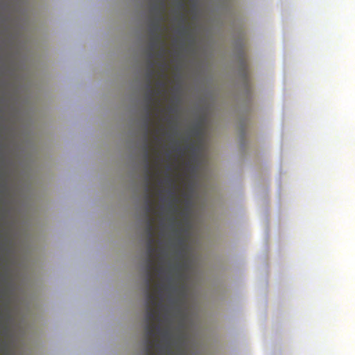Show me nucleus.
<instances>
[{
  "label": "nucleus",
  "instance_id": "f257e3e1",
  "mask_svg": "<svg viewBox=\"0 0 355 355\" xmlns=\"http://www.w3.org/2000/svg\"><path fill=\"white\" fill-rule=\"evenodd\" d=\"M156 248H146V266L145 279V293L146 297V315L145 320L146 324L145 329L149 335L154 334V329L161 330L160 309L163 306L162 293L163 285L161 283H156L153 286L155 272L159 275L162 273V268L155 263V254Z\"/></svg>",
  "mask_w": 355,
  "mask_h": 355
},
{
  "label": "nucleus",
  "instance_id": "f03ea898",
  "mask_svg": "<svg viewBox=\"0 0 355 355\" xmlns=\"http://www.w3.org/2000/svg\"><path fill=\"white\" fill-rule=\"evenodd\" d=\"M150 154L148 148L146 146V152L144 153L145 171H146V187H145V215L146 218V224L145 233L147 237H155L154 219L151 214L155 212L154 202L153 200L151 189L150 187V182L153 178L157 174L153 173L150 164Z\"/></svg>",
  "mask_w": 355,
  "mask_h": 355
},
{
  "label": "nucleus",
  "instance_id": "7ed1b4c3",
  "mask_svg": "<svg viewBox=\"0 0 355 355\" xmlns=\"http://www.w3.org/2000/svg\"><path fill=\"white\" fill-rule=\"evenodd\" d=\"M154 74H155L154 62H153V58H150L148 56V70L146 72L147 92L145 95V100L146 101V114L145 120H144V128H145V145L144 147V153L146 152V146L149 148V145L148 144V133L150 131V103L154 101V90L152 87V79L154 76Z\"/></svg>",
  "mask_w": 355,
  "mask_h": 355
},
{
  "label": "nucleus",
  "instance_id": "20e7f679",
  "mask_svg": "<svg viewBox=\"0 0 355 355\" xmlns=\"http://www.w3.org/2000/svg\"><path fill=\"white\" fill-rule=\"evenodd\" d=\"M162 26H160V21L156 24V30H151L150 33V44L148 49V56L150 58L154 57L155 50L159 46V51L157 53L159 58H162L166 51L165 43L162 35Z\"/></svg>",
  "mask_w": 355,
  "mask_h": 355
},
{
  "label": "nucleus",
  "instance_id": "39448f33",
  "mask_svg": "<svg viewBox=\"0 0 355 355\" xmlns=\"http://www.w3.org/2000/svg\"><path fill=\"white\" fill-rule=\"evenodd\" d=\"M145 331V355H153V349L155 345L159 348L161 347L159 343L157 342V336L162 334L164 338H168L170 333L168 330L163 331L162 328L159 331L157 329H155L154 334L153 335H149L148 331L146 329Z\"/></svg>",
  "mask_w": 355,
  "mask_h": 355
},
{
  "label": "nucleus",
  "instance_id": "423d86ee",
  "mask_svg": "<svg viewBox=\"0 0 355 355\" xmlns=\"http://www.w3.org/2000/svg\"><path fill=\"white\" fill-rule=\"evenodd\" d=\"M155 3L152 6L151 12L156 15V18L150 23L149 33L151 30H156V24L160 21V26L163 21V13L165 10L166 5L164 0H155Z\"/></svg>",
  "mask_w": 355,
  "mask_h": 355
},
{
  "label": "nucleus",
  "instance_id": "0eeeda50",
  "mask_svg": "<svg viewBox=\"0 0 355 355\" xmlns=\"http://www.w3.org/2000/svg\"><path fill=\"white\" fill-rule=\"evenodd\" d=\"M166 181L168 184L173 187V189L170 190L168 193L170 196L173 198V201L170 202L168 205L170 207L173 208V212L176 213L178 210V207L176 205L178 202V198L176 196V193L175 191L176 185L175 181L170 177H168Z\"/></svg>",
  "mask_w": 355,
  "mask_h": 355
},
{
  "label": "nucleus",
  "instance_id": "6e6552de",
  "mask_svg": "<svg viewBox=\"0 0 355 355\" xmlns=\"http://www.w3.org/2000/svg\"><path fill=\"white\" fill-rule=\"evenodd\" d=\"M157 87V89L154 90V101L150 103V115L152 114V109L154 106L157 110H159L160 102L158 99L155 98V94L159 95L164 92V89L165 87V83L162 80H158L156 83Z\"/></svg>",
  "mask_w": 355,
  "mask_h": 355
},
{
  "label": "nucleus",
  "instance_id": "1a4fd4ad",
  "mask_svg": "<svg viewBox=\"0 0 355 355\" xmlns=\"http://www.w3.org/2000/svg\"><path fill=\"white\" fill-rule=\"evenodd\" d=\"M242 67H243V78H244L245 81L246 82V84L248 85L249 77H248V66L245 62H243L242 64Z\"/></svg>",
  "mask_w": 355,
  "mask_h": 355
},
{
  "label": "nucleus",
  "instance_id": "9d476101",
  "mask_svg": "<svg viewBox=\"0 0 355 355\" xmlns=\"http://www.w3.org/2000/svg\"><path fill=\"white\" fill-rule=\"evenodd\" d=\"M155 243V237L146 238V248L153 247Z\"/></svg>",
  "mask_w": 355,
  "mask_h": 355
},
{
  "label": "nucleus",
  "instance_id": "9b49d317",
  "mask_svg": "<svg viewBox=\"0 0 355 355\" xmlns=\"http://www.w3.org/2000/svg\"><path fill=\"white\" fill-rule=\"evenodd\" d=\"M178 7L180 9L184 8V0H180L179 1V2H178Z\"/></svg>",
  "mask_w": 355,
  "mask_h": 355
},
{
  "label": "nucleus",
  "instance_id": "f8f14e48",
  "mask_svg": "<svg viewBox=\"0 0 355 355\" xmlns=\"http://www.w3.org/2000/svg\"><path fill=\"white\" fill-rule=\"evenodd\" d=\"M168 110H169V112H174V108H173L172 106H170V107H168Z\"/></svg>",
  "mask_w": 355,
  "mask_h": 355
},
{
  "label": "nucleus",
  "instance_id": "ddd939ff",
  "mask_svg": "<svg viewBox=\"0 0 355 355\" xmlns=\"http://www.w3.org/2000/svg\"><path fill=\"white\" fill-rule=\"evenodd\" d=\"M179 244H180V245H182V244H183V240H182V239H180L179 240Z\"/></svg>",
  "mask_w": 355,
  "mask_h": 355
},
{
  "label": "nucleus",
  "instance_id": "4468645a",
  "mask_svg": "<svg viewBox=\"0 0 355 355\" xmlns=\"http://www.w3.org/2000/svg\"><path fill=\"white\" fill-rule=\"evenodd\" d=\"M155 140H156L157 141H159V142L160 141V139H159V137H156V138H155Z\"/></svg>",
  "mask_w": 355,
  "mask_h": 355
},
{
  "label": "nucleus",
  "instance_id": "2eb2a0df",
  "mask_svg": "<svg viewBox=\"0 0 355 355\" xmlns=\"http://www.w3.org/2000/svg\"><path fill=\"white\" fill-rule=\"evenodd\" d=\"M161 129H162V128L156 130H155V132H156V133H158Z\"/></svg>",
  "mask_w": 355,
  "mask_h": 355
}]
</instances>
